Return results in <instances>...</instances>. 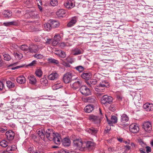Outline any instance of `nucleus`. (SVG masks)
Returning a JSON list of instances; mask_svg holds the SVG:
<instances>
[{"label": "nucleus", "instance_id": "f257e3e1", "mask_svg": "<svg viewBox=\"0 0 153 153\" xmlns=\"http://www.w3.org/2000/svg\"><path fill=\"white\" fill-rule=\"evenodd\" d=\"M74 146L81 151H83L86 147L89 150L93 149L95 146V143L91 141L86 142H82L81 139H76L73 140Z\"/></svg>", "mask_w": 153, "mask_h": 153}, {"label": "nucleus", "instance_id": "f03ea898", "mask_svg": "<svg viewBox=\"0 0 153 153\" xmlns=\"http://www.w3.org/2000/svg\"><path fill=\"white\" fill-rule=\"evenodd\" d=\"M74 74L71 72H68L65 74L63 77V81L65 83H68L71 81Z\"/></svg>", "mask_w": 153, "mask_h": 153}, {"label": "nucleus", "instance_id": "7ed1b4c3", "mask_svg": "<svg viewBox=\"0 0 153 153\" xmlns=\"http://www.w3.org/2000/svg\"><path fill=\"white\" fill-rule=\"evenodd\" d=\"M113 98L110 96L107 95L103 96L101 99V102L102 104L107 105L108 104H111L112 102Z\"/></svg>", "mask_w": 153, "mask_h": 153}, {"label": "nucleus", "instance_id": "20e7f679", "mask_svg": "<svg viewBox=\"0 0 153 153\" xmlns=\"http://www.w3.org/2000/svg\"><path fill=\"white\" fill-rule=\"evenodd\" d=\"M54 132L52 129H47L46 132H45V137L50 140H52V137L55 134Z\"/></svg>", "mask_w": 153, "mask_h": 153}, {"label": "nucleus", "instance_id": "39448f33", "mask_svg": "<svg viewBox=\"0 0 153 153\" xmlns=\"http://www.w3.org/2000/svg\"><path fill=\"white\" fill-rule=\"evenodd\" d=\"M79 90L81 93L84 95L88 96L90 94V90L86 86L82 85L81 86Z\"/></svg>", "mask_w": 153, "mask_h": 153}, {"label": "nucleus", "instance_id": "423d86ee", "mask_svg": "<svg viewBox=\"0 0 153 153\" xmlns=\"http://www.w3.org/2000/svg\"><path fill=\"white\" fill-rule=\"evenodd\" d=\"M63 5L66 8L70 9L72 8L75 6L74 1L71 0H66Z\"/></svg>", "mask_w": 153, "mask_h": 153}, {"label": "nucleus", "instance_id": "0eeeda50", "mask_svg": "<svg viewBox=\"0 0 153 153\" xmlns=\"http://www.w3.org/2000/svg\"><path fill=\"white\" fill-rule=\"evenodd\" d=\"M5 136L7 140L12 141L14 138L15 133L13 131L10 130L6 132Z\"/></svg>", "mask_w": 153, "mask_h": 153}, {"label": "nucleus", "instance_id": "6e6552de", "mask_svg": "<svg viewBox=\"0 0 153 153\" xmlns=\"http://www.w3.org/2000/svg\"><path fill=\"white\" fill-rule=\"evenodd\" d=\"M130 131L134 133H137L139 130L138 125L136 123L131 124L129 126Z\"/></svg>", "mask_w": 153, "mask_h": 153}, {"label": "nucleus", "instance_id": "1a4fd4ad", "mask_svg": "<svg viewBox=\"0 0 153 153\" xmlns=\"http://www.w3.org/2000/svg\"><path fill=\"white\" fill-rule=\"evenodd\" d=\"M143 128L147 132H150L152 129L151 123L149 121L144 122L143 125Z\"/></svg>", "mask_w": 153, "mask_h": 153}, {"label": "nucleus", "instance_id": "9d476101", "mask_svg": "<svg viewBox=\"0 0 153 153\" xmlns=\"http://www.w3.org/2000/svg\"><path fill=\"white\" fill-rule=\"evenodd\" d=\"M55 143L56 144H60L62 141V138L59 134L58 133H56L52 137Z\"/></svg>", "mask_w": 153, "mask_h": 153}, {"label": "nucleus", "instance_id": "9b49d317", "mask_svg": "<svg viewBox=\"0 0 153 153\" xmlns=\"http://www.w3.org/2000/svg\"><path fill=\"white\" fill-rule=\"evenodd\" d=\"M82 83V82L81 80L76 79L75 82L71 84V85L74 89H76L81 86Z\"/></svg>", "mask_w": 153, "mask_h": 153}, {"label": "nucleus", "instance_id": "f8f14e48", "mask_svg": "<svg viewBox=\"0 0 153 153\" xmlns=\"http://www.w3.org/2000/svg\"><path fill=\"white\" fill-rule=\"evenodd\" d=\"M144 110L147 111H150L153 110V104L148 102L144 104L143 106Z\"/></svg>", "mask_w": 153, "mask_h": 153}, {"label": "nucleus", "instance_id": "ddd939ff", "mask_svg": "<svg viewBox=\"0 0 153 153\" xmlns=\"http://www.w3.org/2000/svg\"><path fill=\"white\" fill-rule=\"evenodd\" d=\"M83 101L85 102H89L91 103H95L97 102V100L94 96L87 97L82 99Z\"/></svg>", "mask_w": 153, "mask_h": 153}, {"label": "nucleus", "instance_id": "4468645a", "mask_svg": "<svg viewBox=\"0 0 153 153\" xmlns=\"http://www.w3.org/2000/svg\"><path fill=\"white\" fill-rule=\"evenodd\" d=\"M81 76L82 78L88 80L91 78L92 75L90 72H84L81 74Z\"/></svg>", "mask_w": 153, "mask_h": 153}, {"label": "nucleus", "instance_id": "2eb2a0df", "mask_svg": "<svg viewBox=\"0 0 153 153\" xmlns=\"http://www.w3.org/2000/svg\"><path fill=\"white\" fill-rule=\"evenodd\" d=\"M89 119L91 121L95 123L98 124L100 122V119L99 117L94 115H90L89 117Z\"/></svg>", "mask_w": 153, "mask_h": 153}, {"label": "nucleus", "instance_id": "dca6fc26", "mask_svg": "<svg viewBox=\"0 0 153 153\" xmlns=\"http://www.w3.org/2000/svg\"><path fill=\"white\" fill-rule=\"evenodd\" d=\"M37 132L39 136L43 140L45 138V131L44 129H39L37 130Z\"/></svg>", "mask_w": 153, "mask_h": 153}, {"label": "nucleus", "instance_id": "f3484780", "mask_svg": "<svg viewBox=\"0 0 153 153\" xmlns=\"http://www.w3.org/2000/svg\"><path fill=\"white\" fill-rule=\"evenodd\" d=\"M59 76L58 74L56 72H53L50 74L48 77V79L51 80L56 79Z\"/></svg>", "mask_w": 153, "mask_h": 153}, {"label": "nucleus", "instance_id": "a211bd4d", "mask_svg": "<svg viewBox=\"0 0 153 153\" xmlns=\"http://www.w3.org/2000/svg\"><path fill=\"white\" fill-rule=\"evenodd\" d=\"M94 109V106L93 105H87L85 107L84 110L86 112L90 113Z\"/></svg>", "mask_w": 153, "mask_h": 153}, {"label": "nucleus", "instance_id": "6ab92c4d", "mask_svg": "<svg viewBox=\"0 0 153 153\" xmlns=\"http://www.w3.org/2000/svg\"><path fill=\"white\" fill-rule=\"evenodd\" d=\"M77 20L76 17L72 18L71 21L68 22L67 26L68 27H71L74 26L76 23Z\"/></svg>", "mask_w": 153, "mask_h": 153}, {"label": "nucleus", "instance_id": "aec40b11", "mask_svg": "<svg viewBox=\"0 0 153 153\" xmlns=\"http://www.w3.org/2000/svg\"><path fill=\"white\" fill-rule=\"evenodd\" d=\"M62 87H63L62 84L60 82H58L52 86V88L53 90H56Z\"/></svg>", "mask_w": 153, "mask_h": 153}, {"label": "nucleus", "instance_id": "412c9836", "mask_svg": "<svg viewBox=\"0 0 153 153\" xmlns=\"http://www.w3.org/2000/svg\"><path fill=\"white\" fill-rule=\"evenodd\" d=\"M28 78L29 80L30 83L31 84H35L37 82L36 79L33 75H30L28 76Z\"/></svg>", "mask_w": 153, "mask_h": 153}, {"label": "nucleus", "instance_id": "4be33fe9", "mask_svg": "<svg viewBox=\"0 0 153 153\" xmlns=\"http://www.w3.org/2000/svg\"><path fill=\"white\" fill-rule=\"evenodd\" d=\"M66 12L63 9H60L56 12L57 15L59 17H63L65 15Z\"/></svg>", "mask_w": 153, "mask_h": 153}, {"label": "nucleus", "instance_id": "5701e85b", "mask_svg": "<svg viewBox=\"0 0 153 153\" xmlns=\"http://www.w3.org/2000/svg\"><path fill=\"white\" fill-rule=\"evenodd\" d=\"M62 141V145L64 146H68L70 145L71 143L70 140L67 138H64Z\"/></svg>", "mask_w": 153, "mask_h": 153}, {"label": "nucleus", "instance_id": "b1692460", "mask_svg": "<svg viewBox=\"0 0 153 153\" xmlns=\"http://www.w3.org/2000/svg\"><path fill=\"white\" fill-rule=\"evenodd\" d=\"M128 120V117L126 114H123L121 115L120 120L122 123H126L127 122Z\"/></svg>", "mask_w": 153, "mask_h": 153}, {"label": "nucleus", "instance_id": "393cba45", "mask_svg": "<svg viewBox=\"0 0 153 153\" xmlns=\"http://www.w3.org/2000/svg\"><path fill=\"white\" fill-rule=\"evenodd\" d=\"M20 48L21 50L27 53L31 51L29 47L26 45H21Z\"/></svg>", "mask_w": 153, "mask_h": 153}, {"label": "nucleus", "instance_id": "a878e982", "mask_svg": "<svg viewBox=\"0 0 153 153\" xmlns=\"http://www.w3.org/2000/svg\"><path fill=\"white\" fill-rule=\"evenodd\" d=\"M3 14L4 17L6 18H9L12 16V14L11 11L9 10H5L3 12Z\"/></svg>", "mask_w": 153, "mask_h": 153}, {"label": "nucleus", "instance_id": "bb28decb", "mask_svg": "<svg viewBox=\"0 0 153 153\" xmlns=\"http://www.w3.org/2000/svg\"><path fill=\"white\" fill-rule=\"evenodd\" d=\"M98 86L101 87L102 88H105L109 87V85L108 83L106 81L104 80L100 82Z\"/></svg>", "mask_w": 153, "mask_h": 153}, {"label": "nucleus", "instance_id": "cd10ccee", "mask_svg": "<svg viewBox=\"0 0 153 153\" xmlns=\"http://www.w3.org/2000/svg\"><path fill=\"white\" fill-rule=\"evenodd\" d=\"M85 131L87 132L92 134H94L97 132V130L93 127L90 128H87L85 129Z\"/></svg>", "mask_w": 153, "mask_h": 153}, {"label": "nucleus", "instance_id": "c85d7f7f", "mask_svg": "<svg viewBox=\"0 0 153 153\" xmlns=\"http://www.w3.org/2000/svg\"><path fill=\"white\" fill-rule=\"evenodd\" d=\"M16 81L18 83L22 84L25 83L26 79L23 76H19L17 78Z\"/></svg>", "mask_w": 153, "mask_h": 153}, {"label": "nucleus", "instance_id": "c756f323", "mask_svg": "<svg viewBox=\"0 0 153 153\" xmlns=\"http://www.w3.org/2000/svg\"><path fill=\"white\" fill-rule=\"evenodd\" d=\"M50 22L52 28L56 27L59 25V23L57 21L51 20Z\"/></svg>", "mask_w": 153, "mask_h": 153}, {"label": "nucleus", "instance_id": "7c9ffc66", "mask_svg": "<svg viewBox=\"0 0 153 153\" xmlns=\"http://www.w3.org/2000/svg\"><path fill=\"white\" fill-rule=\"evenodd\" d=\"M6 83L7 84V86L9 88H13L15 86L14 83L12 82L10 80L7 81Z\"/></svg>", "mask_w": 153, "mask_h": 153}, {"label": "nucleus", "instance_id": "2f4dec72", "mask_svg": "<svg viewBox=\"0 0 153 153\" xmlns=\"http://www.w3.org/2000/svg\"><path fill=\"white\" fill-rule=\"evenodd\" d=\"M61 37L59 35H56L54 36L53 38L54 41L53 42V43L56 44H57L56 43H58V42L59 41L61 40Z\"/></svg>", "mask_w": 153, "mask_h": 153}, {"label": "nucleus", "instance_id": "473e14b6", "mask_svg": "<svg viewBox=\"0 0 153 153\" xmlns=\"http://www.w3.org/2000/svg\"><path fill=\"white\" fill-rule=\"evenodd\" d=\"M44 28L47 31H49L52 28L50 23H47L44 24Z\"/></svg>", "mask_w": 153, "mask_h": 153}, {"label": "nucleus", "instance_id": "72a5a7b5", "mask_svg": "<svg viewBox=\"0 0 153 153\" xmlns=\"http://www.w3.org/2000/svg\"><path fill=\"white\" fill-rule=\"evenodd\" d=\"M48 61L49 63L58 64L59 63V62L57 60L51 58H48Z\"/></svg>", "mask_w": 153, "mask_h": 153}, {"label": "nucleus", "instance_id": "f704fd0d", "mask_svg": "<svg viewBox=\"0 0 153 153\" xmlns=\"http://www.w3.org/2000/svg\"><path fill=\"white\" fill-rule=\"evenodd\" d=\"M2 54L4 57V60L8 61H10L11 59V56L8 54L3 53H2Z\"/></svg>", "mask_w": 153, "mask_h": 153}, {"label": "nucleus", "instance_id": "c9c22d12", "mask_svg": "<svg viewBox=\"0 0 153 153\" xmlns=\"http://www.w3.org/2000/svg\"><path fill=\"white\" fill-rule=\"evenodd\" d=\"M13 55L17 59H21L23 57V55L21 53L14 52Z\"/></svg>", "mask_w": 153, "mask_h": 153}, {"label": "nucleus", "instance_id": "e433bc0d", "mask_svg": "<svg viewBox=\"0 0 153 153\" xmlns=\"http://www.w3.org/2000/svg\"><path fill=\"white\" fill-rule=\"evenodd\" d=\"M73 53L74 55H77L82 53V51L78 49H76L74 50Z\"/></svg>", "mask_w": 153, "mask_h": 153}, {"label": "nucleus", "instance_id": "4c0bfd02", "mask_svg": "<svg viewBox=\"0 0 153 153\" xmlns=\"http://www.w3.org/2000/svg\"><path fill=\"white\" fill-rule=\"evenodd\" d=\"M35 74L36 76L39 77H41L42 74V71L40 69H37L35 71Z\"/></svg>", "mask_w": 153, "mask_h": 153}, {"label": "nucleus", "instance_id": "58836bf2", "mask_svg": "<svg viewBox=\"0 0 153 153\" xmlns=\"http://www.w3.org/2000/svg\"><path fill=\"white\" fill-rule=\"evenodd\" d=\"M75 69L80 72L83 71L85 68L82 66H78L75 67Z\"/></svg>", "mask_w": 153, "mask_h": 153}, {"label": "nucleus", "instance_id": "ea45409f", "mask_svg": "<svg viewBox=\"0 0 153 153\" xmlns=\"http://www.w3.org/2000/svg\"><path fill=\"white\" fill-rule=\"evenodd\" d=\"M105 89V88H102L98 85L95 88V90L97 91L104 92Z\"/></svg>", "mask_w": 153, "mask_h": 153}, {"label": "nucleus", "instance_id": "a19ab883", "mask_svg": "<svg viewBox=\"0 0 153 153\" xmlns=\"http://www.w3.org/2000/svg\"><path fill=\"white\" fill-rule=\"evenodd\" d=\"M0 146L3 147H6L8 146L7 142L5 140H3L0 141Z\"/></svg>", "mask_w": 153, "mask_h": 153}, {"label": "nucleus", "instance_id": "79ce46f5", "mask_svg": "<svg viewBox=\"0 0 153 153\" xmlns=\"http://www.w3.org/2000/svg\"><path fill=\"white\" fill-rule=\"evenodd\" d=\"M36 3L38 4V7L39 10L41 12H43V10L42 9V8L41 6V5H42V1L37 2Z\"/></svg>", "mask_w": 153, "mask_h": 153}, {"label": "nucleus", "instance_id": "37998d69", "mask_svg": "<svg viewBox=\"0 0 153 153\" xmlns=\"http://www.w3.org/2000/svg\"><path fill=\"white\" fill-rule=\"evenodd\" d=\"M50 4L53 6H55L58 5V2L57 0H51Z\"/></svg>", "mask_w": 153, "mask_h": 153}, {"label": "nucleus", "instance_id": "c03bdc74", "mask_svg": "<svg viewBox=\"0 0 153 153\" xmlns=\"http://www.w3.org/2000/svg\"><path fill=\"white\" fill-rule=\"evenodd\" d=\"M30 16L33 18H35L37 15V13L36 12L33 11L30 12L29 13Z\"/></svg>", "mask_w": 153, "mask_h": 153}, {"label": "nucleus", "instance_id": "a18cd8bd", "mask_svg": "<svg viewBox=\"0 0 153 153\" xmlns=\"http://www.w3.org/2000/svg\"><path fill=\"white\" fill-rule=\"evenodd\" d=\"M111 120H112L113 123H114L117 122V118L115 116H112L111 118Z\"/></svg>", "mask_w": 153, "mask_h": 153}, {"label": "nucleus", "instance_id": "49530a36", "mask_svg": "<svg viewBox=\"0 0 153 153\" xmlns=\"http://www.w3.org/2000/svg\"><path fill=\"white\" fill-rule=\"evenodd\" d=\"M34 57L38 59H42L44 57L42 55L39 54H36L34 56Z\"/></svg>", "mask_w": 153, "mask_h": 153}, {"label": "nucleus", "instance_id": "de8ad7c7", "mask_svg": "<svg viewBox=\"0 0 153 153\" xmlns=\"http://www.w3.org/2000/svg\"><path fill=\"white\" fill-rule=\"evenodd\" d=\"M40 82L41 84H43L44 85V84L45 85L46 84H48V80L45 78H42L40 80Z\"/></svg>", "mask_w": 153, "mask_h": 153}, {"label": "nucleus", "instance_id": "09e8293b", "mask_svg": "<svg viewBox=\"0 0 153 153\" xmlns=\"http://www.w3.org/2000/svg\"><path fill=\"white\" fill-rule=\"evenodd\" d=\"M58 54L60 57L62 58H64L66 56L65 53L63 51H60Z\"/></svg>", "mask_w": 153, "mask_h": 153}, {"label": "nucleus", "instance_id": "8fccbe9b", "mask_svg": "<svg viewBox=\"0 0 153 153\" xmlns=\"http://www.w3.org/2000/svg\"><path fill=\"white\" fill-rule=\"evenodd\" d=\"M7 128L5 126L2 127L0 128V132L1 133L5 132L7 130Z\"/></svg>", "mask_w": 153, "mask_h": 153}, {"label": "nucleus", "instance_id": "3c124183", "mask_svg": "<svg viewBox=\"0 0 153 153\" xmlns=\"http://www.w3.org/2000/svg\"><path fill=\"white\" fill-rule=\"evenodd\" d=\"M68 45V43L62 42L59 44V46L61 48H64L65 47Z\"/></svg>", "mask_w": 153, "mask_h": 153}, {"label": "nucleus", "instance_id": "603ef678", "mask_svg": "<svg viewBox=\"0 0 153 153\" xmlns=\"http://www.w3.org/2000/svg\"><path fill=\"white\" fill-rule=\"evenodd\" d=\"M11 26H17L18 25V21H14L11 22Z\"/></svg>", "mask_w": 153, "mask_h": 153}, {"label": "nucleus", "instance_id": "864d4df0", "mask_svg": "<svg viewBox=\"0 0 153 153\" xmlns=\"http://www.w3.org/2000/svg\"><path fill=\"white\" fill-rule=\"evenodd\" d=\"M36 63V61L35 60H33L32 62L27 65V66H34Z\"/></svg>", "mask_w": 153, "mask_h": 153}, {"label": "nucleus", "instance_id": "5fc2aeb1", "mask_svg": "<svg viewBox=\"0 0 153 153\" xmlns=\"http://www.w3.org/2000/svg\"><path fill=\"white\" fill-rule=\"evenodd\" d=\"M45 41L46 42L44 43L46 45H49L50 44L51 42V38H47Z\"/></svg>", "mask_w": 153, "mask_h": 153}, {"label": "nucleus", "instance_id": "6e6d98bb", "mask_svg": "<svg viewBox=\"0 0 153 153\" xmlns=\"http://www.w3.org/2000/svg\"><path fill=\"white\" fill-rule=\"evenodd\" d=\"M97 83V81L96 79H91L90 83L91 85H95Z\"/></svg>", "mask_w": 153, "mask_h": 153}, {"label": "nucleus", "instance_id": "4d7b16f0", "mask_svg": "<svg viewBox=\"0 0 153 153\" xmlns=\"http://www.w3.org/2000/svg\"><path fill=\"white\" fill-rule=\"evenodd\" d=\"M3 25L6 27H10L11 26V22H5L3 23Z\"/></svg>", "mask_w": 153, "mask_h": 153}, {"label": "nucleus", "instance_id": "13d9d810", "mask_svg": "<svg viewBox=\"0 0 153 153\" xmlns=\"http://www.w3.org/2000/svg\"><path fill=\"white\" fill-rule=\"evenodd\" d=\"M4 87V83L1 81H0V91H1Z\"/></svg>", "mask_w": 153, "mask_h": 153}, {"label": "nucleus", "instance_id": "bf43d9fd", "mask_svg": "<svg viewBox=\"0 0 153 153\" xmlns=\"http://www.w3.org/2000/svg\"><path fill=\"white\" fill-rule=\"evenodd\" d=\"M146 152L147 153H149L150 152H151V148L149 146H146Z\"/></svg>", "mask_w": 153, "mask_h": 153}, {"label": "nucleus", "instance_id": "052dcab7", "mask_svg": "<svg viewBox=\"0 0 153 153\" xmlns=\"http://www.w3.org/2000/svg\"><path fill=\"white\" fill-rule=\"evenodd\" d=\"M24 66L23 65L17 66L16 67H13L11 68V69L13 70H14L16 69H17L23 67Z\"/></svg>", "mask_w": 153, "mask_h": 153}, {"label": "nucleus", "instance_id": "680f3d73", "mask_svg": "<svg viewBox=\"0 0 153 153\" xmlns=\"http://www.w3.org/2000/svg\"><path fill=\"white\" fill-rule=\"evenodd\" d=\"M30 1V0H23V2L26 4H29Z\"/></svg>", "mask_w": 153, "mask_h": 153}, {"label": "nucleus", "instance_id": "e2e57ef3", "mask_svg": "<svg viewBox=\"0 0 153 153\" xmlns=\"http://www.w3.org/2000/svg\"><path fill=\"white\" fill-rule=\"evenodd\" d=\"M34 40L35 42H38L40 40V39L39 37L38 36H35L34 38Z\"/></svg>", "mask_w": 153, "mask_h": 153}, {"label": "nucleus", "instance_id": "0e129e2a", "mask_svg": "<svg viewBox=\"0 0 153 153\" xmlns=\"http://www.w3.org/2000/svg\"><path fill=\"white\" fill-rule=\"evenodd\" d=\"M117 98L119 101H121L123 99V97L121 96L117 95Z\"/></svg>", "mask_w": 153, "mask_h": 153}, {"label": "nucleus", "instance_id": "69168bd1", "mask_svg": "<svg viewBox=\"0 0 153 153\" xmlns=\"http://www.w3.org/2000/svg\"><path fill=\"white\" fill-rule=\"evenodd\" d=\"M107 118V121L108 123L110 125L112 124L113 123V122H112V120H109Z\"/></svg>", "mask_w": 153, "mask_h": 153}, {"label": "nucleus", "instance_id": "338daca9", "mask_svg": "<svg viewBox=\"0 0 153 153\" xmlns=\"http://www.w3.org/2000/svg\"><path fill=\"white\" fill-rule=\"evenodd\" d=\"M130 141L129 140H128L127 141H124L123 143L126 144H129L130 143Z\"/></svg>", "mask_w": 153, "mask_h": 153}, {"label": "nucleus", "instance_id": "774afa93", "mask_svg": "<svg viewBox=\"0 0 153 153\" xmlns=\"http://www.w3.org/2000/svg\"><path fill=\"white\" fill-rule=\"evenodd\" d=\"M117 140H118L119 142H122L123 141V138H118L117 137Z\"/></svg>", "mask_w": 153, "mask_h": 153}]
</instances>
